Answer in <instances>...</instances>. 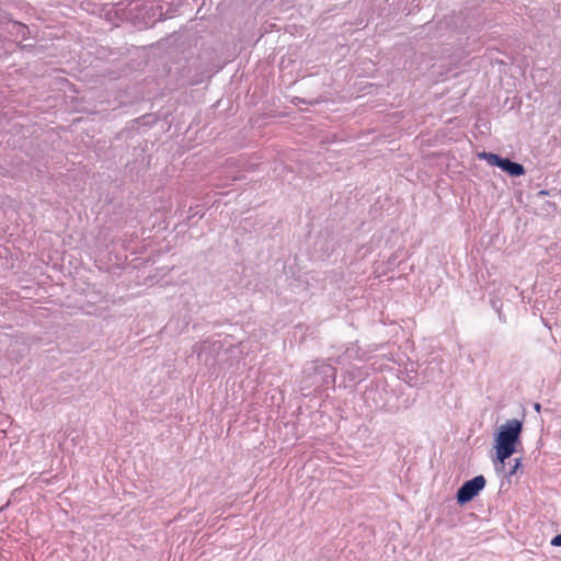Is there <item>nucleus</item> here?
I'll list each match as a JSON object with an SVG mask.
<instances>
[{"mask_svg": "<svg viewBox=\"0 0 561 561\" xmlns=\"http://www.w3.org/2000/svg\"><path fill=\"white\" fill-rule=\"evenodd\" d=\"M500 169L511 176H522L526 173L523 164L514 162L508 158H504Z\"/></svg>", "mask_w": 561, "mask_h": 561, "instance_id": "4", "label": "nucleus"}, {"mask_svg": "<svg viewBox=\"0 0 561 561\" xmlns=\"http://www.w3.org/2000/svg\"><path fill=\"white\" fill-rule=\"evenodd\" d=\"M491 305H492V307L496 310V312L499 313V316H501L502 302H501V301H499L497 299H491Z\"/></svg>", "mask_w": 561, "mask_h": 561, "instance_id": "8", "label": "nucleus"}, {"mask_svg": "<svg viewBox=\"0 0 561 561\" xmlns=\"http://www.w3.org/2000/svg\"><path fill=\"white\" fill-rule=\"evenodd\" d=\"M522 431L523 423L516 419L508 420L505 424L500 426L495 437V448L496 459L502 466H504L505 460L516 451L515 446L519 443Z\"/></svg>", "mask_w": 561, "mask_h": 561, "instance_id": "1", "label": "nucleus"}, {"mask_svg": "<svg viewBox=\"0 0 561 561\" xmlns=\"http://www.w3.org/2000/svg\"><path fill=\"white\" fill-rule=\"evenodd\" d=\"M551 546L553 547H561V533L557 536H554L551 541H550Z\"/></svg>", "mask_w": 561, "mask_h": 561, "instance_id": "9", "label": "nucleus"}, {"mask_svg": "<svg viewBox=\"0 0 561 561\" xmlns=\"http://www.w3.org/2000/svg\"><path fill=\"white\" fill-rule=\"evenodd\" d=\"M478 158L486 161L490 165L497 167V168L501 167L503 159H504L503 157H501L496 153L486 152V151H482V152L478 153Z\"/></svg>", "mask_w": 561, "mask_h": 561, "instance_id": "5", "label": "nucleus"}, {"mask_svg": "<svg viewBox=\"0 0 561 561\" xmlns=\"http://www.w3.org/2000/svg\"><path fill=\"white\" fill-rule=\"evenodd\" d=\"M514 461H515V465H514V466H512V468H511V469H510V471L507 472V476H510V477H511V476H513V474H515V473H516V471H517V469H518V467L522 465V462H520V459H519V458H515V459H514Z\"/></svg>", "mask_w": 561, "mask_h": 561, "instance_id": "7", "label": "nucleus"}, {"mask_svg": "<svg viewBox=\"0 0 561 561\" xmlns=\"http://www.w3.org/2000/svg\"><path fill=\"white\" fill-rule=\"evenodd\" d=\"M15 27L18 28V34H20L23 39L26 38V33L28 32L27 27L21 23L15 24Z\"/></svg>", "mask_w": 561, "mask_h": 561, "instance_id": "6", "label": "nucleus"}, {"mask_svg": "<svg viewBox=\"0 0 561 561\" xmlns=\"http://www.w3.org/2000/svg\"><path fill=\"white\" fill-rule=\"evenodd\" d=\"M534 408H535V410H536V411H538V412H539V411H540L541 405H540L539 403H535Z\"/></svg>", "mask_w": 561, "mask_h": 561, "instance_id": "10", "label": "nucleus"}, {"mask_svg": "<svg viewBox=\"0 0 561 561\" xmlns=\"http://www.w3.org/2000/svg\"><path fill=\"white\" fill-rule=\"evenodd\" d=\"M314 377L317 380L312 385L316 387L333 386L336 379V369L330 364L322 363L314 367Z\"/></svg>", "mask_w": 561, "mask_h": 561, "instance_id": "3", "label": "nucleus"}, {"mask_svg": "<svg viewBox=\"0 0 561 561\" xmlns=\"http://www.w3.org/2000/svg\"><path fill=\"white\" fill-rule=\"evenodd\" d=\"M485 483V478L481 474L466 481L457 491L458 504L463 505L473 500L484 489Z\"/></svg>", "mask_w": 561, "mask_h": 561, "instance_id": "2", "label": "nucleus"}]
</instances>
